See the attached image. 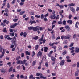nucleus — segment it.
<instances>
[{"label": "nucleus", "instance_id": "1", "mask_svg": "<svg viewBox=\"0 0 79 79\" xmlns=\"http://www.w3.org/2000/svg\"><path fill=\"white\" fill-rule=\"evenodd\" d=\"M67 36H62L61 37V39H62V40H63L64 38V39H65V40H68V39H70V37H71V36L69 34H68Z\"/></svg>", "mask_w": 79, "mask_h": 79}, {"label": "nucleus", "instance_id": "2", "mask_svg": "<svg viewBox=\"0 0 79 79\" xmlns=\"http://www.w3.org/2000/svg\"><path fill=\"white\" fill-rule=\"evenodd\" d=\"M40 28V27L39 26H36V27H33V30L34 32H36L37 30H39Z\"/></svg>", "mask_w": 79, "mask_h": 79}, {"label": "nucleus", "instance_id": "3", "mask_svg": "<svg viewBox=\"0 0 79 79\" xmlns=\"http://www.w3.org/2000/svg\"><path fill=\"white\" fill-rule=\"evenodd\" d=\"M40 77L41 78V79H47V77H44L43 76V75L42 74V73H40Z\"/></svg>", "mask_w": 79, "mask_h": 79}, {"label": "nucleus", "instance_id": "4", "mask_svg": "<svg viewBox=\"0 0 79 79\" xmlns=\"http://www.w3.org/2000/svg\"><path fill=\"white\" fill-rule=\"evenodd\" d=\"M55 15V14H54L52 15H51V16L50 17V18H51V19H55L56 18Z\"/></svg>", "mask_w": 79, "mask_h": 79}, {"label": "nucleus", "instance_id": "5", "mask_svg": "<svg viewBox=\"0 0 79 79\" xmlns=\"http://www.w3.org/2000/svg\"><path fill=\"white\" fill-rule=\"evenodd\" d=\"M4 55H5V49H3L2 52V55L0 56V58H3V56H4Z\"/></svg>", "mask_w": 79, "mask_h": 79}, {"label": "nucleus", "instance_id": "6", "mask_svg": "<svg viewBox=\"0 0 79 79\" xmlns=\"http://www.w3.org/2000/svg\"><path fill=\"white\" fill-rule=\"evenodd\" d=\"M23 61L22 60H18L17 61L16 63L18 64H23Z\"/></svg>", "mask_w": 79, "mask_h": 79}, {"label": "nucleus", "instance_id": "7", "mask_svg": "<svg viewBox=\"0 0 79 79\" xmlns=\"http://www.w3.org/2000/svg\"><path fill=\"white\" fill-rule=\"evenodd\" d=\"M29 24H32L33 23L34 24H36V22L35 21H33L31 20H30V22H29Z\"/></svg>", "mask_w": 79, "mask_h": 79}, {"label": "nucleus", "instance_id": "8", "mask_svg": "<svg viewBox=\"0 0 79 79\" xmlns=\"http://www.w3.org/2000/svg\"><path fill=\"white\" fill-rule=\"evenodd\" d=\"M70 11H72L73 13H74L76 11L75 9L73 7H71L70 8Z\"/></svg>", "mask_w": 79, "mask_h": 79}, {"label": "nucleus", "instance_id": "9", "mask_svg": "<svg viewBox=\"0 0 79 79\" xmlns=\"http://www.w3.org/2000/svg\"><path fill=\"white\" fill-rule=\"evenodd\" d=\"M60 66H63L64 64V60H62L61 62L60 63Z\"/></svg>", "mask_w": 79, "mask_h": 79}, {"label": "nucleus", "instance_id": "10", "mask_svg": "<svg viewBox=\"0 0 79 79\" xmlns=\"http://www.w3.org/2000/svg\"><path fill=\"white\" fill-rule=\"evenodd\" d=\"M65 28L66 29H67V31H71L70 27L68 25H66L65 26Z\"/></svg>", "mask_w": 79, "mask_h": 79}, {"label": "nucleus", "instance_id": "11", "mask_svg": "<svg viewBox=\"0 0 79 79\" xmlns=\"http://www.w3.org/2000/svg\"><path fill=\"white\" fill-rule=\"evenodd\" d=\"M75 53H79V48L77 47H76L75 49Z\"/></svg>", "mask_w": 79, "mask_h": 79}, {"label": "nucleus", "instance_id": "12", "mask_svg": "<svg viewBox=\"0 0 79 79\" xmlns=\"http://www.w3.org/2000/svg\"><path fill=\"white\" fill-rule=\"evenodd\" d=\"M75 4H73V3L71 4H69L68 5V6L69 7H70L71 6H75Z\"/></svg>", "mask_w": 79, "mask_h": 79}, {"label": "nucleus", "instance_id": "13", "mask_svg": "<svg viewBox=\"0 0 79 79\" xmlns=\"http://www.w3.org/2000/svg\"><path fill=\"white\" fill-rule=\"evenodd\" d=\"M44 52H47V50L48 49V48L47 47H44Z\"/></svg>", "mask_w": 79, "mask_h": 79}, {"label": "nucleus", "instance_id": "14", "mask_svg": "<svg viewBox=\"0 0 79 79\" xmlns=\"http://www.w3.org/2000/svg\"><path fill=\"white\" fill-rule=\"evenodd\" d=\"M67 23H69V24L71 25L73 24V22L71 20H68L67 21Z\"/></svg>", "mask_w": 79, "mask_h": 79}, {"label": "nucleus", "instance_id": "15", "mask_svg": "<svg viewBox=\"0 0 79 79\" xmlns=\"http://www.w3.org/2000/svg\"><path fill=\"white\" fill-rule=\"evenodd\" d=\"M42 53L41 52V51H40L38 53L37 56H41V55H42Z\"/></svg>", "mask_w": 79, "mask_h": 79}, {"label": "nucleus", "instance_id": "16", "mask_svg": "<svg viewBox=\"0 0 79 79\" xmlns=\"http://www.w3.org/2000/svg\"><path fill=\"white\" fill-rule=\"evenodd\" d=\"M1 73H5V72H6V70L4 69H2L1 70Z\"/></svg>", "mask_w": 79, "mask_h": 79}, {"label": "nucleus", "instance_id": "17", "mask_svg": "<svg viewBox=\"0 0 79 79\" xmlns=\"http://www.w3.org/2000/svg\"><path fill=\"white\" fill-rule=\"evenodd\" d=\"M51 59L52 61H55L56 60V58H55L54 57H51Z\"/></svg>", "mask_w": 79, "mask_h": 79}, {"label": "nucleus", "instance_id": "18", "mask_svg": "<svg viewBox=\"0 0 79 79\" xmlns=\"http://www.w3.org/2000/svg\"><path fill=\"white\" fill-rule=\"evenodd\" d=\"M37 62V61L35 60V61H33L32 62V66H35V64H36V63Z\"/></svg>", "mask_w": 79, "mask_h": 79}, {"label": "nucleus", "instance_id": "19", "mask_svg": "<svg viewBox=\"0 0 79 79\" xmlns=\"http://www.w3.org/2000/svg\"><path fill=\"white\" fill-rule=\"evenodd\" d=\"M9 35H10V36H12V37H13V36L15 35V34L14 32H13L12 33H10Z\"/></svg>", "mask_w": 79, "mask_h": 79}, {"label": "nucleus", "instance_id": "20", "mask_svg": "<svg viewBox=\"0 0 79 79\" xmlns=\"http://www.w3.org/2000/svg\"><path fill=\"white\" fill-rule=\"evenodd\" d=\"M28 29L29 30H32V29H33V27H28Z\"/></svg>", "mask_w": 79, "mask_h": 79}, {"label": "nucleus", "instance_id": "21", "mask_svg": "<svg viewBox=\"0 0 79 79\" xmlns=\"http://www.w3.org/2000/svg\"><path fill=\"white\" fill-rule=\"evenodd\" d=\"M67 53V51H66V50L64 51V52H63L62 53L63 55H65Z\"/></svg>", "mask_w": 79, "mask_h": 79}, {"label": "nucleus", "instance_id": "22", "mask_svg": "<svg viewBox=\"0 0 79 79\" xmlns=\"http://www.w3.org/2000/svg\"><path fill=\"white\" fill-rule=\"evenodd\" d=\"M26 53L27 55H30V52H29L28 51H26Z\"/></svg>", "mask_w": 79, "mask_h": 79}, {"label": "nucleus", "instance_id": "23", "mask_svg": "<svg viewBox=\"0 0 79 79\" xmlns=\"http://www.w3.org/2000/svg\"><path fill=\"white\" fill-rule=\"evenodd\" d=\"M9 37H10V35H5L4 38L5 39H7V38H8Z\"/></svg>", "mask_w": 79, "mask_h": 79}, {"label": "nucleus", "instance_id": "24", "mask_svg": "<svg viewBox=\"0 0 79 79\" xmlns=\"http://www.w3.org/2000/svg\"><path fill=\"white\" fill-rule=\"evenodd\" d=\"M33 39H34V40H37L38 39H39V37L38 36H36L35 37H33Z\"/></svg>", "mask_w": 79, "mask_h": 79}, {"label": "nucleus", "instance_id": "25", "mask_svg": "<svg viewBox=\"0 0 79 79\" xmlns=\"http://www.w3.org/2000/svg\"><path fill=\"white\" fill-rule=\"evenodd\" d=\"M26 61H27V60H24L23 61V63L22 64H24L25 63H26Z\"/></svg>", "mask_w": 79, "mask_h": 79}, {"label": "nucleus", "instance_id": "26", "mask_svg": "<svg viewBox=\"0 0 79 79\" xmlns=\"http://www.w3.org/2000/svg\"><path fill=\"white\" fill-rule=\"evenodd\" d=\"M59 7H60L61 9H62L64 8V5H60L59 6Z\"/></svg>", "mask_w": 79, "mask_h": 79}, {"label": "nucleus", "instance_id": "27", "mask_svg": "<svg viewBox=\"0 0 79 79\" xmlns=\"http://www.w3.org/2000/svg\"><path fill=\"white\" fill-rule=\"evenodd\" d=\"M39 45H36L35 46V50H37V49H38V48H39Z\"/></svg>", "mask_w": 79, "mask_h": 79}, {"label": "nucleus", "instance_id": "28", "mask_svg": "<svg viewBox=\"0 0 79 79\" xmlns=\"http://www.w3.org/2000/svg\"><path fill=\"white\" fill-rule=\"evenodd\" d=\"M12 69H13V67H11L9 69V73L12 71Z\"/></svg>", "mask_w": 79, "mask_h": 79}, {"label": "nucleus", "instance_id": "29", "mask_svg": "<svg viewBox=\"0 0 79 79\" xmlns=\"http://www.w3.org/2000/svg\"><path fill=\"white\" fill-rule=\"evenodd\" d=\"M1 26H3V27L5 26H6V24H5V23H3L1 22Z\"/></svg>", "mask_w": 79, "mask_h": 79}, {"label": "nucleus", "instance_id": "30", "mask_svg": "<svg viewBox=\"0 0 79 79\" xmlns=\"http://www.w3.org/2000/svg\"><path fill=\"white\" fill-rule=\"evenodd\" d=\"M25 13V11H21L19 15H23V13Z\"/></svg>", "mask_w": 79, "mask_h": 79}, {"label": "nucleus", "instance_id": "31", "mask_svg": "<svg viewBox=\"0 0 79 79\" xmlns=\"http://www.w3.org/2000/svg\"><path fill=\"white\" fill-rule=\"evenodd\" d=\"M63 25H66V22L65 20H64L63 21Z\"/></svg>", "mask_w": 79, "mask_h": 79}, {"label": "nucleus", "instance_id": "32", "mask_svg": "<svg viewBox=\"0 0 79 79\" xmlns=\"http://www.w3.org/2000/svg\"><path fill=\"white\" fill-rule=\"evenodd\" d=\"M59 43H60L59 42H54L53 43V45H58V44Z\"/></svg>", "mask_w": 79, "mask_h": 79}, {"label": "nucleus", "instance_id": "33", "mask_svg": "<svg viewBox=\"0 0 79 79\" xmlns=\"http://www.w3.org/2000/svg\"><path fill=\"white\" fill-rule=\"evenodd\" d=\"M30 15H34V12H30Z\"/></svg>", "mask_w": 79, "mask_h": 79}, {"label": "nucleus", "instance_id": "34", "mask_svg": "<svg viewBox=\"0 0 79 79\" xmlns=\"http://www.w3.org/2000/svg\"><path fill=\"white\" fill-rule=\"evenodd\" d=\"M7 8H10V4H9V3H7Z\"/></svg>", "mask_w": 79, "mask_h": 79}, {"label": "nucleus", "instance_id": "35", "mask_svg": "<svg viewBox=\"0 0 79 79\" xmlns=\"http://www.w3.org/2000/svg\"><path fill=\"white\" fill-rule=\"evenodd\" d=\"M3 31L4 32H7V31H6V28H4Z\"/></svg>", "mask_w": 79, "mask_h": 79}, {"label": "nucleus", "instance_id": "36", "mask_svg": "<svg viewBox=\"0 0 79 79\" xmlns=\"http://www.w3.org/2000/svg\"><path fill=\"white\" fill-rule=\"evenodd\" d=\"M77 36V35L76 34H75L73 35V39H76V37Z\"/></svg>", "mask_w": 79, "mask_h": 79}, {"label": "nucleus", "instance_id": "37", "mask_svg": "<svg viewBox=\"0 0 79 79\" xmlns=\"http://www.w3.org/2000/svg\"><path fill=\"white\" fill-rule=\"evenodd\" d=\"M73 45H74V43H72L69 46L70 47H73Z\"/></svg>", "mask_w": 79, "mask_h": 79}, {"label": "nucleus", "instance_id": "38", "mask_svg": "<svg viewBox=\"0 0 79 79\" xmlns=\"http://www.w3.org/2000/svg\"><path fill=\"white\" fill-rule=\"evenodd\" d=\"M63 13V10H61V12L60 11L59 12V14H60V15H62V14Z\"/></svg>", "mask_w": 79, "mask_h": 79}, {"label": "nucleus", "instance_id": "39", "mask_svg": "<svg viewBox=\"0 0 79 79\" xmlns=\"http://www.w3.org/2000/svg\"><path fill=\"white\" fill-rule=\"evenodd\" d=\"M75 48L74 47H72V48H69V50H74V49Z\"/></svg>", "mask_w": 79, "mask_h": 79}, {"label": "nucleus", "instance_id": "40", "mask_svg": "<svg viewBox=\"0 0 79 79\" xmlns=\"http://www.w3.org/2000/svg\"><path fill=\"white\" fill-rule=\"evenodd\" d=\"M56 23V21H55V20L53 21L52 23V25L54 24H55Z\"/></svg>", "mask_w": 79, "mask_h": 79}, {"label": "nucleus", "instance_id": "41", "mask_svg": "<svg viewBox=\"0 0 79 79\" xmlns=\"http://www.w3.org/2000/svg\"><path fill=\"white\" fill-rule=\"evenodd\" d=\"M79 73V72L77 71L75 72V76H78V74Z\"/></svg>", "mask_w": 79, "mask_h": 79}, {"label": "nucleus", "instance_id": "42", "mask_svg": "<svg viewBox=\"0 0 79 79\" xmlns=\"http://www.w3.org/2000/svg\"><path fill=\"white\" fill-rule=\"evenodd\" d=\"M68 43V41L65 40L63 44H66Z\"/></svg>", "mask_w": 79, "mask_h": 79}, {"label": "nucleus", "instance_id": "43", "mask_svg": "<svg viewBox=\"0 0 79 79\" xmlns=\"http://www.w3.org/2000/svg\"><path fill=\"white\" fill-rule=\"evenodd\" d=\"M66 61H67V62H68V63H70L71 62V60H67Z\"/></svg>", "mask_w": 79, "mask_h": 79}, {"label": "nucleus", "instance_id": "44", "mask_svg": "<svg viewBox=\"0 0 79 79\" xmlns=\"http://www.w3.org/2000/svg\"><path fill=\"white\" fill-rule=\"evenodd\" d=\"M76 11L77 12L78 11H79V7H77L76 8Z\"/></svg>", "mask_w": 79, "mask_h": 79}, {"label": "nucleus", "instance_id": "45", "mask_svg": "<svg viewBox=\"0 0 79 79\" xmlns=\"http://www.w3.org/2000/svg\"><path fill=\"white\" fill-rule=\"evenodd\" d=\"M26 35H27L26 33L24 32L23 33V36L24 37H26Z\"/></svg>", "mask_w": 79, "mask_h": 79}, {"label": "nucleus", "instance_id": "46", "mask_svg": "<svg viewBox=\"0 0 79 79\" xmlns=\"http://www.w3.org/2000/svg\"><path fill=\"white\" fill-rule=\"evenodd\" d=\"M58 23L59 24H63V22L61 21H59L58 22Z\"/></svg>", "mask_w": 79, "mask_h": 79}, {"label": "nucleus", "instance_id": "47", "mask_svg": "<svg viewBox=\"0 0 79 79\" xmlns=\"http://www.w3.org/2000/svg\"><path fill=\"white\" fill-rule=\"evenodd\" d=\"M24 4V3L23 2H21L20 3L19 5L21 6H22V5H23Z\"/></svg>", "mask_w": 79, "mask_h": 79}, {"label": "nucleus", "instance_id": "48", "mask_svg": "<svg viewBox=\"0 0 79 79\" xmlns=\"http://www.w3.org/2000/svg\"><path fill=\"white\" fill-rule=\"evenodd\" d=\"M48 11L49 12H50V13H52V10L51 9H48Z\"/></svg>", "mask_w": 79, "mask_h": 79}, {"label": "nucleus", "instance_id": "49", "mask_svg": "<svg viewBox=\"0 0 79 79\" xmlns=\"http://www.w3.org/2000/svg\"><path fill=\"white\" fill-rule=\"evenodd\" d=\"M18 19H13V21H14V22H15V23L17 21H18Z\"/></svg>", "mask_w": 79, "mask_h": 79}, {"label": "nucleus", "instance_id": "50", "mask_svg": "<svg viewBox=\"0 0 79 79\" xmlns=\"http://www.w3.org/2000/svg\"><path fill=\"white\" fill-rule=\"evenodd\" d=\"M34 76V75L32 74L31 75L29 76V79H31Z\"/></svg>", "mask_w": 79, "mask_h": 79}, {"label": "nucleus", "instance_id": "51", "mask_svg": "<svg viewBox=\"0 0 79 79\" xmlns=\"http://www.w3.org/2000/svg\"><path fill=\"white\" fill-rule=\"evenodd\" d=\"M35 17L36 18H40V15H35Z\"/></svg>", "mask_w": 79, "mask_h": 79}, {"label": "nucleus", "instance_id": "52", "mask_svg": "<svg viewBox=\"0 0 79 79\" xmlns=\"http://www.w3.org/2000/svg\"><path fill=\"white\" fill-rule=\"evenodd\" d=\"M7 40H12V38H10V37L7 38Z\"/></svg>", "mask_w": 79, "mask_h": 79}, {"label": "nucleus", "instance_id": "53", "mask_svg": "<svg viewBox=\"0 0 79 79\" xmlns=\"http://www.w3.org/2000/svg\"><path fill=\"white\" fill-rule=\"evenodd\" d=\"M72 17V15H71V14L69 15V19H70Z\"/></svg>", "mask_w": 79, "mask_h": 79}, {"label": "nucleus", "instance_id": "54", "mask_svg": "<svg viewBox=\"0 0 79 79\" xmlns=\"http://www.w3.org/2000/svg\"><path fill=\"white\" fill-rule=\"evenodd\" d=\"M4 15H5V16H8V14L7 13H4Z\"/></svg>", "mask_w": 79, "mask_h": 79}, {"label": "nucleus", "instance_id": "55", "mask_svg": "<svg viewBox=\"0 0 79 79\" xmlns=\"http://www.w3.org/2000/svg\"><path fill=\"white\" fill-rule=\"evenodd\" d=\"M24 56V53H22L21 54V57L22 58H23Z\"/></svg>", "mask_w": 79, "mask_h": 79}, {"label": "nucleus", "instance_id": "56", "mask_svg": "<svg viewBox=\"0 0 79 79\" xmlns=\"http://www.w3.org/2000/svg\"><path fill=\"white\" fill-rule=\"evenodd\" d=\"M9 11L8 9L7 8H6L5 10V12H8Z\"/></svg>", "mask_w": 79, "mask_h": 79}, {"label": "nucleus", "instance_id": "57", "mask_svg": "<svg viewBox=\"0 0 79 79\" xmlns=\"http://www.w3.org/2000/svg\"><path fill=\"white\" fill-rule=\"evenodd\" d=\"M23 69L24 71H26V69H25V67L24 65H22Z\"/></svg>", "mask_w": 79, "mask_h": 79}, {"label": "nucleus", "instance_id": "58", "mask_svg": "<svg viewBox=\"0 0 79 79\" xmlns=\"http://www.w3.org/2000/svg\"><path fill=\"white\" fill-rule=\"evenodd\" d=\"M38 6H40V7H44V5H40V4H38Z\"/></svg>", "mask_w": 79, "mask_h": 79}, {"label": "nucleus", "instance_id": "59", "mask_svg": "<svg viewBox=\"0 0 79 79\" xmlns=\"http://www.w3.org/2000/svg\"><path fill=\"white\" fill-rule=\"evenodd\" d=\"M21 57H20V56H18L17 57L16 59V60H19V59H20V58Z\"/></svg>", "mask_w": 79, "mask_h": 79}, {"label": "nucleus", "instance_id": "60", "mask_svg": "<svg viewBox=\"0 0 79 79\" xmlns=\"http://www.w3.org/2000/svg\"><path fill=\"white\" fill-rule=\"evenodd\" d=\"M7 20H6V19H5V20H4L3 21V23L4 24H5V23H6V22Z\"/></svg>", "mask_w": 79, "mask_h": 79}, {"label": "nucleus", "instance_id": "61", "mask_svg": "<svg viewBox=\"0 0 79 79\" xmlns=\"http://www.w3.org/2000/svg\"><path fill=\"white\" fill-rule=\"evenodd\" d=\"M20 77L21 79H23L24 78V76H23V75H20Z\"/></svg>", "mask_w": 79, "mask_h": 79}, {"label": "nucleus", "instance_id": "62", "mask_svg": "<svg viewBox=\"0 0 79 79\" xmlns=\"http://www.w3.org/2000/svg\"><path fill=\"white\" fill-rule=\"evenodd\" d=\"M44 18V15L41 14V19H43Z\"/></svg>", "mask_w": 79, "mask_h": 79}, {"label": "nucleus", "instance_id": "63", "mask_svg": "<svg viewBox=\"0 0 79 79\" xmlns=\"http://www.w3.org/2000/svg\"><path fill=\"white\" fill-rule=\"evenodd\" d=\"M9 31H10V32H13V30L12 29H10Z\"/></svg>", "mask_w": 79, "mask_h": 79}, {"label": "nucleus", "instance_id": "64", "mask_svg": "<svg viewBox=\"0 0 79 79\" xmlns=\"http://www.w3.org/2000/svg\"><path fill=\"white\" fill-rule=\"evenodd\" d=\"M43 40V39L41 38V39H40L39 40V42H42Z\"/></svg>", "mask_w": 79, "mask_h": 79}]
</instances>
